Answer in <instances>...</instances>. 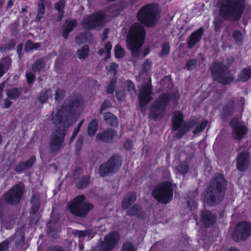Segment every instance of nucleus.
I'll return each mask as SVG.
<instances>
[{
  "label": "nucleus",
  "instance_id": "obj_64",
  "mask_svg": "<svg viewBox=\"0 0 251 251\" xmlns=\"http://www.w3.org/2000/svg\"><path fill=\"white\" fill-rule=\"evenodd\" d=\"M12 104V102L7 98L3 100V108L5 109L8 108Z\"/></svg>",
  "mask_w": 251,
  "mask_h": 251
},
{
  "label": "nucleus",
  "instance_id": "obj_3",
  "mask_svg": "<svg viewBox=\"0 0 251 251\" xmlns=\"http://www.w3.org/2000/svg\"><path fill=\"white\" fill-rule=\"evenodd\" d=\"M226 190L224 176L217 173L207 187L204 197L205 202L210 206H215L224 200Z\"/></svg>",
  "mask_w": 251,
  "mask_h": 251
},
{
  "label": "nucleus",
  "instance_id": "obj_38",
  "mask_svg": "<svg viewBox=\"0 0 251 251\" xmlns=\"http://www.w3.org/2000/svg\"><path fill=\"white\" fill-rule=\"evenodd\" d=\"M141 206L135 204L128 209L127 213L129 216H138L141 213Z\"/></svg>",
  "mask_w": 251,
  "mask_h": 251
},
{
  "label": "nucleus",
  "instance_id": "obj_63",
  "mask_svg": "<svg viewBox=\"0 0 251 251\" xmlns=\"http://www.w3.org/2000/svg\"><path fill=\"white\" fill-rule=\"evenodd\" d=\"M133 146L132 142L130 140H126L124 144V147L126 149L130 150Z\"/></svg>",
  "mask_w": 251,
  "mask_h": 251
},
{
  "label": "nucleus",
  "instance_id": "obj_51",
  "mask_svg": "<svg viewBox=\"0 0 251 251\" xmlns=\"http://www.w3.org/2000/svg\"><path fill=\"white\" fill-rule=\"evenodd\" d=\"M233 37L237 44L241 42L243 38L241 32L238 30L234 31Z\"/></svg>",
  "mask_w": 251,
  "mask_h": 251
},
{
  "label": "nucleus",
  "instance_id": "obj_55",
  "mask_svg": "<svg viewBox=\"0 0 251 251\" xmlns=\"http://www.w3.org/2000/svg\"><path fill=\"white\" fill-rule=\"evenodd\" d=\"M197 60L196 59H191L186 64V68L189 70H192L195 68L197 64Z\"/></svg>",
  "mask_w": 251,
  "mask_h": 251
},
{
  "label": "nucleus",
  "instance_id": "obj_41",
  "mask_svg": "<svg viewBox=\"0 0 251 251\" xmlns=\"http://www.w3.org/2000/svg\"><path fill=\"white\" fill-rule=\"evenodd\" d=\"M90 181V177L88 176H85L76 183V187L78 189H83L87 186Z\"/></svg>",
  "mask_w": 251,
  "mask_h": 251
},
{
  "label": "nucleus",
  "instance_id": "obj_57",
  "mask_svg": "<svg viewBox=\"0 0 251 251\" xmlns=\"http://www.w3.org/2000/svg\"><path fill=\"white\" fill-rule=\"evenodd\" d=\"M16 45V43L15 41L13 40H10L7 44L6 45V47L4 48L1 47L3 50L5 49V51L6 50H9L11 49H13L14 48L15 46Z\"/></svg>",
  "mask_w": 251,
  "mask_h": 251
},
{
  "label": "nucleus",
  "instance_id": "obj_32",
  "mask_svg": "<svg viewBox=\"0 0 251 251\" xmlns=\"http://www.w3.org/2000/svg\"><path fill=\"white\" fill-rule=\"evenodd\" d=\"M6 91L7 96L9 99L16 100L22 94V89L21 88H15L7 89Z\"/></svg>",
  "mask_w": 251,
  "mask_h": 251
},
{
  "label": "nucleus",
  "instance_id": "obj_53",
  "mask_svg": "<svg viewBox=\"0 0 251 251\" xmlns=\"http://www.w3.org/2000/svg\"><path fill=\"white\" fill-rule=\"evenodd\" d=\"M12 239V237H10L9 239L6 240L0 243V251H6L8 250L9 243L11 241Z\"/></svg>",
  "mask_w": 251,
  "mask_h": 251
},
{
  "label": "nucleus",
  "instance_id": "obj_25",
  "mask_svg": "<svg viewBox=\"0 0 251 251\" xmlns=\"http://www.w3.org/2000/svg\"><path fill=\"white\" fill-rule=\"evenodd\" d=\"M136 200V194L135 192H130L127 193L122 202L121 206L122 209L124 210L127 209Z\"/></svg>",
  "mask_w": 251,
  "mask_h": 251
},
{
  "label": "nucleus",
  "instance_id": "obj_18",
  "mask_svg": "<svg viewBox=\"0 0 251 251\" xmlns=\"http://www.w3.org/2000/svg\"><path fill=\"white\" fill-rule=\"evenodd\" d=\"M230 124L233 128V137L236 140H241L248 132V128L245 126L240 124L236 118L232 119Z\"/></svg>",
  "mask_w": 251,
  "mask_h": 251
},
{
  "label": "nucleus",
  "instance_id": "obj_14",
  "mask_svg": "<svg viewBox=\"0 0 251 251\" xmlns=\"http://www.w3.org/2000/svg\"><path fill=\"white\" fill-rule=\"evenodd\" d=\"M25 186L22 183L15 185L5 195V200L7 203L11 204L18 203L24 193Z\"/></svg>",
  "mask_w": 251,
  "mask_h": 251
},
{
  "label": "nucleus",
  "instance_id": "obj_24",
  "mask_svg": "<svg viewBox=\"0 0 251 251\" xmlns=\"http://www.w3.org/2000/svg\"><path fill=\"white\" fill-rule=\"evenodd\" d=\"M36 160L35 156H31L26 162H22L14 168V171L17 173H22L24 170L27 169L32 166Z\"/></svg>",
  "mask_w": 251,
  "mask_h": 251
},
{
  "label": "nucleus",
  "instance_id": "obj_30",
  "mask_svg": "<svg viewBox=\"0 0 251 251\" xmlns=\"http://www.w3.org/2000/svg\"><path fill=\"white\" fill-rule=\"evenodd\" d=\"M251 77V67L248 66L243 69L238 75L237 80L242 82H245Z\"/></svg>",
  "mask_w": 251,
  "mask_h": 251
},
{
  "label": "nucleus",
  "instance_id": "obj_56",
  "mask_svg": "<svg viewBox=\"0 0 251 251\" xmlns=\"http://www.w3.org/2000/svg\"><path fill=\"white\" fill-rule=\"evenodd\" d=\"M104 49L105 50V52L106 53V56L105 58V61H107L108 59L110 57V51L112 49V45L110 42H107L104 46Z\"/></svg>",
  "mask_w": 251,
  "mask_h": 251
},
{
  "label": "nucleus",
  "instance_id": "obj_45",
  "mask_svg": "<svg viewBox=\"0 0 251 251\" xmlns=\"http://www.w3.org/2000/svg\"><path fill=\"white\" fill-rule=\"evenodd\" d=\"M121 251H137V249L131 243L126 242L123 244Z\"/></svg>",
  "mask_w": 251,
  "mask_h": 251
},
{
  "label": "nucleus",
  "instance_id": "obj_20",
  "mask_svg": "<svg viewBox=\"0 0 251 251\" xmlns=\"http://www.w3.org/2000/svg\"><path fill=\"white\" fill-rule=\"evenodd\" d=\"M96 138L101 141L111 143L119 138L117 132L112 128H108L97 135Z\"/></svg>",
  "mask_w": 251,
  "mask_h": 251
},
{
  "label": "nucleus",
  "instance_id": "obj_47",
  "mask_svg": "<svg viewBox=\"0 0 251 251\" xmlns=\"http://www.w3.org/2000/svg\"><path fill=\"white\" fill-rule=\"evenodd\" d=\"M207 124V121L202 122L199 125L197 126L194 129L193 132L194 134H197L202 131L206 126Z\"/></svg>",
  "mask_w": 251,
  "mask_h": 251
},
{
  "label": "nucleus",
  "instance_id": "obj_59",
  "mask_svg": "<svg viewBox=\"0 0 251 251\" xmlns=\"http://www.w3.org/2000/svg\"><path fill=\"white\" fill-rule=\"evenodd\" d=\"M111 103L109 101H104L101 105L100 113H102L107 108L111 107Z\"/></svg>",
  "mask_w": 251,
  "mask_h": 251
},
{
  "label": "nucleus",
  "instance_id": "obj_8",
  "mask_svg": "<svg viewBox=\"0 0 251 251\" xmlns=\"http://www.w3.org/2000/svg\"><path fill=\"white\" fill-rule=\"evenodd\" d=\"M85 197L83 195H79L68 203L67 207L70 213L75 216L84 218L89 212L92 210L93 205L85 201Z\"/></svg>",
  "mask_w": 251,
  "mask_h": 251
},
{
  "label": "nucleus",
  "instance_id": "obj_61",
  "mask_svg": "<svg viewBox=\"0 0 251 251\" xmlns=\"http://www.w3.org/2000/svg\"><path fill=\"white\" fill-rule=\"evenodd\" d=\"M125 96L126 94L124 91H118V92H116V97L120 101H122L125 98Z\"/></svg>",
  "mask_w": 251,
  "mask_h": 251
},
{
  "label": "nucleus",
  "instance_id": "obj_34",
  "mask_svg": "<svg viewBox=\"0 0 251 251\" xmlns=\"http://www.w3.org/2000/svg\"><path fill=\"white\" fill-rule=\"evenodd\" d=\"M234 111V100H231L227 102L223 108V113L226 116L231 115Z\"/></svg>",
  "mask_w": 251,
  "mask_h": 251
},
{
  "label": "nucleus",
  "instance_id": "obj_10",
  "mask_svg": "<svg viewBox=\"0 0 251 251\" xmlns=\"http://www.w3.org/2000/svg\"><path fill=\"white\" fill-rule=\"evenodd\" d=\"M171 97L169 93H164L160 95L151 105L150 118L154 121L162 118L165 114L166 106L169 103Z\"/></svg>",
  "mask_w": 251,
  "mask_h": 251
},
{
  "label": "nucleus",
  "instance_id": "obj_48",
  "mask_svg": "<svg viewBox=\"0 0 251 251\" xmlns=\"http://www.w3.org/2000/svg\"><path fill=\"white\" fill-rule=\"evenodd\" d=\"M10 62V58L9 57H6L3 59H2L0 61V78L3 75L4 72V67L5 64H4V62H7L9 63Z\"/></svg>",
  "mask_w": 251,
  "mask_h": 251
},
{
  "label": "nucleus",
  "instance_id": "obj_35",
  "mask_svg": "<svg viewBox=\"0 0 251 251\" xmlns=\"http://www.w3.org/2000/svg\"><path fill=\"white\" fill-rule=\"evenodd\" d=\"M98 128V121L96 119H93L89 124L88 127V133L90 136L95 135Z\"/></svg>",
  "mask_w": 251,
  "mask_h": 251
},
{
  "label": "nucleus",
  "instance_id": "obj_33",
  "mask_svg": "<svg viewBox=\"0 0 251 251\" xmlns=\"http://www.w3.org/2000/svg\"><path fill=\"white\" fill-rule=\"evenodd\" d=\"M52 96L51 89H45L41 92L38 97V100L40 103L43 104L47 102L50 97H52Z\"/></svg>",
  "mask_w": 251,
  "mask_h": 251
},
{
  "label": "nucleus",
  "instance_id": "obj_31",
  "mask_svg": "<svg viewBox=\"0 0 251 251\" xmlns=\"http://www.w3.org/2000/svg\"><path fill=\"white\" fill-rule=\"evenodd\" d=\"M104 119L107 124L111 126L118 125V119L117 117L111 112H106L104 114Z\"/></svg>",
  "mask_w": 251,
  "mask_h": 251
},
{
  "label": "nucleus",
  "instance_id": "obj_16",
  "mask_svg": "<svg viewBox=\"0 0 251 251\" xmlns=\"http://www.w3.org/2000/svg\"><path fill=\"white\" fill-rule=\"evenodd\" d=\"M105 17L104 13H97L84 19L82 25L87 29H92L101 25Z\"/></svg>",
  "mask_w": 251,
  "mask_h": 251
},
{
  "label": "nucleus",
  "instance_id": "obj_44",
  "mask_svg": "<svg viewBox=\"0 0 251 251\" xmlns=\"http://www.w3.org/2000/svg\"><path fill=\"white\" fill-rule=\"evenodd\" d=\"M115 54L116 58H122L125 54L124 49L119 45H117L115 48Z\"/></svg>",
  "mask_w": 251,
  "mask_h": 251
},
{
  "label": "nucleus",
  "instance_id": "obj_22",
  "mask_svg": "<svg viewBox=\"0 0 251 251\" xmlns=\"http://www.w3.org/2000/svg\"><path fill=\"white\" fill-rule=\"evenodd\" d=\"M77 24V23L75 19L69 18L66 20L62 25V37L67 39L69 36V34L76 27Z\"/></svg>",
  "mask_w": 251,
  "mask_h": 251
},
{
  "label": "nucleus",
  "instance_id": "obj_2",
  "mask_svg": "<svg viewBox=\"0 0 251 251\" xmlns=\"http://www.w3.org/2000/svg\"><path fill=\"white\" fill-rule=\"evenodd\" d=\"M82 100L80 96H70L66 100L65 104L58 109L55 115L52 113V123L58 127H68L73 123L75 112L80 107Z\"/></svg>",
  "mask_w": 251,
  "mask_h": 251
},
{
  "label": "nucleus",
  "instance_id": "obj_26",
  "mask_svg": "<svg viewBox=\"0 0 251 251\" xmlns=\"http://www.w3.org/2000/svg\"><path fill=\"white\" fill-rule=\"evenodd\" d=\"M30 202L32 205L30 213L33 215L36 214L39 210L40 206V197L39 194H34L32 195Z\"/></svg>",
  "mask_w": 251,
  "mask_h": 251
},
{
  "label": "nucleus",
  "instance_id": "obj_1",
  "mask_svg": "<svg viewBox=\"0 0 251 251\" xmlns=\"http://www.w3.org/2000/svg\"><path fill=\"white\" fill-rule=\"evenodd\" d=\"M245 0H217L218 17L213 21L214 30L220 31L224 21L235 22L241 18L245 7Z\"/></svg>",
  "mask_w": 251,
  "mask_h": 251
},
{
  "label": "nucleus",
  "instance_id": "obj_40",
  "mask_svg": "<svg viewBox=\"0 0 251 251\" xmlns=\"http://www.w3.org/2000/svg\"><path fill=\"white\" fill-rule=\"evenodd\" d=\"M45 66V60L43 58L37 59L32 65V71L34 72H39Z\"/></svg>",
  "mask_w": 251,
  "mask_h": 251
},
{
  "label": "nucleus",
  "instance_id": "obj_54",
  "mask_svg": "<svg viewBox=\"0 0 251 251\" xmlns=\"http://www.w3.org/2000/svg\"><path fill=\"white\" fill-rule=\"evenodd\" d=\"M116 81L112 80L109 85H107L106 88V92L107 94H113L115 87Z\"/></svg>",
  "mask_w": 251,
  "mask_h": 251
},
{
  "label": "nucleus",
  "instance_id": "obj_27",
  "mask_svg": "<svg viewBox=\"0 0 251 251\" xmlns=\"http://www.w3.org/2000/svg\"><path fill=\"white\" fill-rule=\"evenodd\" d=\"M15 237H12L11 241L15 239V245L18 249H21L25 245V233L23 230L19 229L16 231L14 235Z\"/></svg>",
  "mask_w": 251,
  "mask_h": 251
},
{
  "label": "nucleus",
  "instance_id": "obj_17",
  "mask_svg": "<svg viewBox=\"0 0 251 251\" xmlns=\"http://www.w3.org/2000/svg\"><path fill=\"white\" fill-rule=\"evenodd\" d=\"M152 86L151 80L144 83L141 86L139 92V99L141 106H144L152 99L151 94L152 93Z\"/></svg>",
  "mask_w": 251,
  "mask_h": 251
},
{
  "label": "nucleus",
  "instance_id": "obj_6",
  "mask_svg": "<svg viewBox=\"0 0 251 251\" xmlns=\"http://www.w3.org/2000/svg\"><path fill=\"white\" fill-rule=\"evenodd\" d=\"M159 17L157 6L154 4H149L141 8L137 14L138 21L151 27L157 23Z\"/></svg>",
  "mask_w": 251,
  "mask_h": 251
},
{
  "label": "nucleus",
  "instance_id": "obj_50",
  "mask_svg": "<svg viewBox=\"0 0 251 251\" xmlns=\"http://www.w3.org/2000/svg\"><path fill=\"white\" fill-rule=\"evenodd\" d=\"M87 39V35L85 33H79L75 38L76 42L77 44L80 45L85 43Z\"/></svg>",
  "mask_w": 251,
  "mask_h": 251
},
{
  "label": "nucleus",
  "instance_id": "obj_13",
  "mask_svg": "<svg viewBox=\"0 0 251 251\" xmlns=\"http://www.w3.org/2000/svg\"><path fill=\"white\" fill-rule=\"evenodd\" d=\"M251 236V223L245 221L239 222L235 227L232 238L235 242L246 240Z\"/></svg>",
  "mask_w": 251,
  "mask_h": 251
},
{
  "label": "nucleus",
  "instance_id": "obj_49",
  "mask_svg": "<svg viewBox=\"0 0 251 251\" xmlns=\"http://www.w3.org/2000/svg\"><path fill=\"white\" fill-rule=\"evenodd\" d=\"M65 90L58 88L55 94V100H61L65 97Z\"/></svg>",
  "mask_w": 251,
  "mask_h": 251
},
{
  "label": "nucleus",
  "instance_id": "obj_23",
  "mask_svg": "<svg viewBox=\"0 0 251 251\" xmlns=\"http://www.w3.org/2000/svg\"><path fill=\"white\" fill-rule=\"evenodd\" d=\"M248 154L245 152H241L237 159V169L242 172L246 170L248 165Z\"/></svg>",
  "mask_w": 251,
  "mask_h": 251
},
{
  "label": "nucleus",
  "instance_id": "obj_46",
  "mask_svg": "<svg viewBox=\"0 0 251 251\" xmlns=\"http://www.w3.org/2000/svg\"><path fill=\"white\" fill-rule=\"evenodd\" d=\"M176 170L177 171L176 173L186 174L188 171V167L187 164H180L176 167Z\"/></svg>",
  "mask_w": 251,
  "mask_h": 251
},
{
  "label": "nucleus",
  "instance_id": "obj_42",
  "mask_svg": "<svg viewBox=\"0 0 251 251\" xmlns=\"http://www.w3.org/2000/svg\"><path fill=\"white\" fill-rule=\"evenodd\" d=\"M71 233L74 236L78 237L79 238L84 237L86 236H90V231L89 230L82 231L74 229L72 231Z\"/></svg>",
  "mask_w": 251,
  "mask_h": 251
},
{
  "label": "nucleus",
  "instance_id": "obj_62",
  "mask_svg": "<svg viewBox=\"0 0 251 251\" xmlns=\"http://www.w3.org/2000/svg\"><path fill=\"white\" fill-rule=\"evenodd\" d=\"M151 63L149 62L148 61H146L143 65V68L145 72H148L151 68Z\"/></svg>",
  "mask_w": 251,
  "mask_h": 251
},
{
  "label": "nucleus",
  "instance_id": "obj_21",
  "mask_svg": "<svg viewBox=\"0 0 251 251\" xmlns=\"http://www.w3.org/2000/svg\"><path fill=\"white\" fill-rule=\"evenodd\" d=\"M204 31V28L201 27L191 34L187 39V48L188 49H192L201 40Z\"/></svg>",
  "mask_w": 251,
  "mask_h": 251
},
{
  "label": "nucleus",
  "instance_id": "obj_28",
  "mask_svg": "<svg viewBox=\"0 0 251 251\" xmlns=\"http://www.w3.org/2000/svg\"><path fill=\"white\" fill-rule=\"evenodd\" d=\"M46 0H38L37 2V15L35 20L38 22L43 18L45 13V2Z\"/></svg>",
  "mask_w": 251,
  "mask_h": 251
},
{
  "label": "nucleus",
  "instance_id": "obj_15",
  "mask_svg": "<svg viewBox=\"0 0 251 251\" xmlns=\"http://www.w3.org/2000/svg\"><path fill=\"white\" fill-rule=\"evenodd\" d=\"M120 239L118 232H112L107 235L104 239V241L101 244L100 247L93 248L91 251H112L116 246Z\"/></svg>",
  "mask_w": 251,
  "mask_h": 251
},
{
  "label": "nucleus",
  "instance_id": "obj_12",
  "mask_svg": "<svg viewBox=\"0 0 251 251\" xmlns=\"http://www.w3.org/2000/svg\"><path fill=\"white\" fill-rule=\"evenodd\" d=\"M122 165L121 159L118 155H113L109 160L102 164L99 168V173L100 176H108L116 173Z\"/></svg>",
  "mask_w": 251,
  "mask_h": 251
},
{
  "label": "nucleus",
  "instance_id": "obj_29",
  "mask_svg": "<svg viewBox=\"0 0 251 251\" xmlns=\"http://www.w3.org/2000/svg\"><path fill=\"white\" fill-rule=\"evenodd\" d=\"M65 6V1L64 0H59L54 5V8L58 11V14L57 17V21H61L64 16V7Z\"/></svg>",
  "mask_w": 251,
  "mask_h": 251
},
{
  "label": "nucleus",
  "instance_id": "obj_36",
  "mask_svg": "<svg viewBox=\"0 0 251 251\" xmlns=\"http://www.w3.org/2000/svg\"><path fill=\"white\" fill-rule=\"evenodd\" d=\"M125 88L130 93L131 96L136 95V91L134 84L130 80H126L124 82Z\"/></svg>",
  "mask_w": 251,
  "mask_h": 251
},
{
  "label": "nucleus",
  "instance_id": "obj_60",
  "mask_svg": "<svg viewBox=\"0 0 251 251\" xmlns=\"http://www.w3.org/2000/svg\"><path fill=\"white\" fill-rule=\"evenodd\" d=\"M118 67L119 65L116 63L112 62L109 66V69H108V70L114 74H116Z\"/></svg>",
  "mask_w": 251,
  "mask_h": 251
},
{
  "label": "nucleus",
  "instance_id": "obj_39",
  "mask_svg": "<svg viewBox=\"0 0 251 251\" xmlns=\"http://www.w3.org/2000/svg\"><path fill=\"white\" fill-rule=\"evenodd\" d=\"M41 45L39 43H33L28 40L25 44V52H30L33 50H36L40 47Z\"/></svg>",
  "mask_w": 251,
  "mask_h": 251
},
{
  "label": "nucleus",
  "instance_id": "obj_9",
  "mask_svg": "<svg viewBox=\"0 0 251 251\" xmlns=\"http://www.w3.org/2000/svg\"><path fill=\"white\" fill-rule=\"evenodd\" d=\"M152 197L159 202L167 204L173 197V184L169 181H163L155 186L151 192Z\"/></svg>",
  "mask_w": 251,
  "mask_h": 251
},
{
  "label": "nucleus",
  "instance_id": "obj_37",
  "mask_svg": "<svg viewBox=\"0 0 251 251\" xmlns=\"http://www.w3.org/2000/svg\"><path fill=\"white\" fill-rule=\"evenodd\" d=\"M89 53V48L87 45H84L81 49L77 50L76 54L79 59H84L87 58Z\"/></svg>",
  "mask_w": 251,
  "mask_h": 251
},
{
  "label": "nucleus",
  "instance_id": "obj_4",
  "mask_svg": "<svg viewBox=\"0 0 251 251\" xmlns=\"http://www.w3.org/2000/svg\"><path fill=\"white\" fill-rule=\"evenodd\" d=\"M146 32L144 26L141 23L136 22L131 26L127 36V41L133 57L141 56L140 50L144 42Z\"/></svg>",
  "mask_w": 251,
  "mask_h": 251
},
{
  "label": "nucleus",
  "instance_id": "obj_19",
  "mask_svg": "<svg viewBox=\"0 0 251 251\" xmlns=\"http://www.w3.org/2000/svg\"><path fill=\"white\" fill-rule=\"evenodd\" d=\"M217 216L207 210H203L200 213V222L205 227L213 226L216 222Z\"/></svg>",
  "mask_w": 251,
  "mask_h": 251
},
{
  "label": "nucleus",
  "instance_id": "obj_43",
  "mask_svg": "<svg viewBox=\"0 0 251 251\" xmlns=\"http://www.w3.org/2000/svg\"><path fill=\"white\" fill-rule=\"evenodd\" d=\"M170 50V44L168 42H165L162 44V50L160 52L159 56L163 57L167 56L169 54Z\"/></svg>",
  "mask_w": 251,
  "mask_h": 251
},
{
  "label": "nucleus",
  "instance_id": "obj_7",
  "mask_svg": "<svg viewBox=\"0 0 251 251\" xmlns=\"http://www.w3.org/2000/svg\"><path fill=\"white\" fill-rule=\"evenodd\" d=\"M183 115L181 113L176 111L173 113L171 119L173 130L174 131L178 130L175 135V138L176 139L182 138L196 125V122L194 120L188 121L184 124H183Z\"/></svg>",
  "mask_w": 251,
  "mask_h": 251
},
{
  "label": "nucleus",
  "instance_id": "obj_11",
  "mask_svg": "<svg viewBox=\"0 0 251 251\" xmlns=\"http://www.w3.org/2000/svg\"><path fill=\"white\" fill-rule=\"evenodd\" d=\"M55 126L57 129L52 133L50 142V148L52 154L58 153L64 147V138L66 135L65 130L64 128L66 127L59 128L56 125Z\"/></svg>",
  "mask_w": 251,
  "mask_h": 251
},
{
  "label": "nucleus",
  "instance_id": "obj_5",
  "mask_svg": "<svg viewBox=\"0 0 251 251\" xmlns=\"http://www.w3.org/2000/svg\"><path fill=\"white\" fill-rule=\"evenodd\" d=\"M213 79L222 84H228L234 80L228 68L223 62H214L209 68Z\"/></svg>",
  "mask_w": 251,
  "mask_h": 251
},
{
  "label": "nucleus",
  "instance_id": "obj_52",
  "mask_svg": "<svg viewBox=\"0 0 251 251\" xmlns=\"http://www.w3.org/2000/svg\"><path fill=\"white\" fill-rule=\"evenodd\" d=\"M12 239V237H10L9 239L6 240L0 243V251H6L8 250L9 243L11 241Z\"/></svg>",
  "mask_w": 251,
  "mask_h": 251
},
{
  "label": "nucleus",
  "instance_id": "obj_58",
  "mask_svg": "<svg viewBox=\"0 0 251 251\" xmlns=\"http://www.w3.org/2000/svg\"><path fill=\"white\" fill-rule=\"evenodd\" d=\"M26 77L27 83L28 84H32L35 80V75L31 73H26Z\"/></svg>",
  "mask_w": 251,
  "mask_h": 251
}]
</instances>
